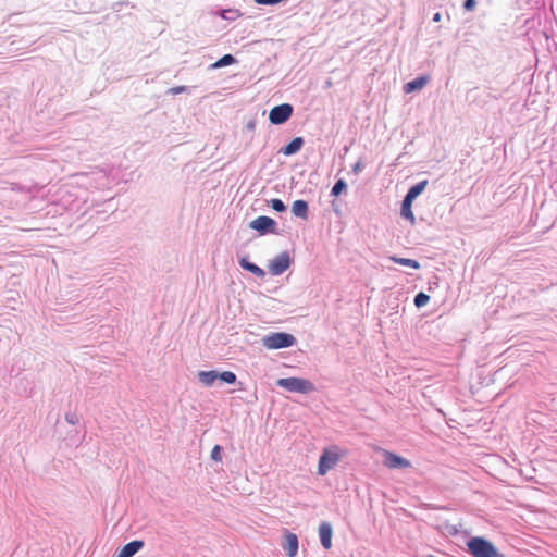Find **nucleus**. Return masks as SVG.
<instances>
[{"instance_id": "f257e3e1", "label": "nucleus", "mask_w": 557, "mask_h": 557, "mask_svg": "<svg viewBox=\"0 0 557 557\" xmlns=\"http://www.w3.org/2000/svg\"><path fill=\"white\" fill-rule=\"evenodd\" d=\"M468 552L472 557H505L492 542L474 536L467 542Z\"/></svg>"}, {"instance_id": "f03ea898", "label": "nucleus", "mask_w": 557, "mask_h": 557, "mask_svg": "<svg viewBox=\"0 0 557 557\" xmlns=\"http://www.w3.org/2000/svg\"><path fill=\"white\" fill-rule=\"evenodd\" d=\"M296 339L292 334L275 332L262 338V344L267 349H281L290 347L295 344Z\"/></svg>"}, {"instance_id": "7ed1b4c3", "label": "nucleus", "mask_w": 557, "mask_h": 557, "mask_svg": "<svg viewBox=\"0 0 557 557\" xmlns=\"http://www.w3.org/2000/svg\"><path fill=\"white\" fill-rule=\"evenodd\" d=\"M276 384L289 392L302 394L311 393L315 389L314 385L310 381L300 377L280 379Z\"/></svg>"}, {"instance_id": "20e7f679", "label": "nucleus", "mask_w": 557, "mask_h": 557, "mask_svg": "<svg viewBox=\"0 0 557 557\" xmlns=\"http://www.w3.org/2000/svg\"><path fill=\"white\" fill-rule=\"evenodd\" d=\"M341 459V455L337 451V448H325L320 456L318 463V473L320 475H325L332 468H334Z\"/></svg>"}, {"instance_id": "39448f33", "label": "nucleus", "mask_w": 557, "mask_h": 557, "mask_svg": "<svg viewBox=\"0 0 557 557\" xmlns=\"http://www.w3.org/2000/svg\"><path fill=\"white\" fill-rule=\"evenodd\" d=\"M293 114V107L289 103H283L271 109L269 120L272 124L278 125L285 123Z\"/></svg>"}, {"instance_id": "423d86ee", "label": "nucleus", "mask_w": 557, "mask_h": 557, "mask_svg": "<svg viewBox=\"0 0 557 557\" xmlns=\"http://www.w3.org/2000/svg\"><path fill=\"white\" fill-rule=\"evenodd\" d=\"M381 451L384 457V466L387 467L388 469L411 467V462L408 459H405L389 450L381 449Z\"/></svg>"}, {"instance_id": "0eeeda50", "label": "nucleus", "mask_w": 557, "mask_h": 557, "mask_svg": "<svg viewBox=\"0 0 557 557\" xmlns=\"http://www.w3.org/2000/svg\"><path fill=\"white\" fill-rule=\"evenodd\" d=\"M290 265V258L287 252L276 256L269 264V270L273 275H280Z\"/></svg>"}, {"instance_id": "6e6552de", "label": "nucleus", "mask_w": 557, "mask_h": 557, "mask_svg": "<svg viewBox=\"0 0 557 557\" xmlns=\"http://www.w3.org/2000/svg\"><path fill=\"white\" fill-rule=\"evenodd\" d=\"M275 225H276V223L273 219H271L269 216H264V215L258 216L250 223L251 228H253L262 234L265 232H274Z\"/></svg>"}, {"instance_id": "1a4fd4ad", "label": "nucleus", "mask_w": 557, "mask_h": 557, "mask_svg": "<svg viewBox=\"0 0 557 557\" xmlns=\"http://www.w3.org/2000/svg\"><path fill=\"white\" fill-rule=\"evenodd\" d=\"M283 548L288 557H295L298 552V539L296 534L287 532L285 534Z\"/></svg>"}, {"instance_id": "9d476101", "label": "nucleus", "mask_w": 557, "mask_h": 557, "mask_svg": "<svg viewBox=\"0 0 557 557\" xmlns=\"http://www.w3.org/2000/svg\"><path fill=\"white\" fill-rule=\"evenodd\" d=\"M332 527L327 522H322L319 527V535L321 540V544L325 549H330L332 547Z\"/></svg>"}, {"instance_id": "9b49d317", "label": "nucleus", "mask_w": 557, "mask_h": 557, "mask_svg": "<svg viewBox=\"0 0 557 557\" xmlns=\"http://www.w3.org/2000/svg\"><path fill=\"white\" fill-rule=\"evenodd\" d=\"M429 76H419L404 85V91L411 94L416 90L422 89L429 82Z\"/></svg>"}, {"instance_id": "f8f14e48", "label": "nucleus", "mask_w": 557, "mask_h": 557, "mask_svg": "<svg viewBox=\"0 0 557 557\" xmlns=\"http://www.w3.org/2000/svg\"><path fill=\"white\" fill-rule=\"evenodd\" d=\"M144 546L143 541H132L124 545L119 552L117 557H132Z\"/></svg>"}, {"instance_id": "ddd939ff", "label": "nucleus", "mask_w": 557, "mask_h": 557, "mask_svg": "<svg viewBox=\"0 0 557 557\" xmlns=\"http://www.w3.org/2000/svg\"><path fill=\"white\" fill-rule=\"evenodd\" d=\"M304 145V139L301 137L294 138L288 145L282 148L281 152L285 156H292L298 152Z\"/></svg>"}, {"instance_id": "4468645a", "label": "nucleus", "mask_w": 557, "mask_h": 557, "mask_svg": "<svg viewBox=\"0 0 557 557\" xmlns=\"http://www.w3.org/2000/svg\"><path fill=\"white\" fill-rule=\"evenodd\" d=\"M412 202H413V200H411L410 198L405 196V198L403 200L400 213L404 219L410 221L411 224H414L416 218L411 210Z\"/></svg>"}, {"instance_id": "2eb2a0df", "label": "nucleus", "mask_w": 557, "mask_h": 557, "mask_svg": "<svg viewBox=\"0 0 557 557\" xmlns=\"http://www.w3.org/2000/svg\"><path fill=\"white\" fill-rule=\"evenodd\" d=\"M292 212L296 216L307 219L308 218V203L305 200H296L293 202Z\"/></svg>"}, {"instance_id": "dca6fc26", "label": "nucleus", "mask_w": 557, "mask_h": 557, "mask_svg": "<svg viewBox=\"0 0 557 557\" xmlns=\"http://www.w3.org/2000/svg\"><path fill=\"white\" fill-rule=\"evenodd\" d=\"M198 379L206 386H211L219 379V373L214 370L200 371L198 372Z\"/></svg>"}, {"instance_id": "f3484780", "label": "nucleus", "mask_w": 557, "mask_h": 557, "mask_svg": "<svg viewBox=\"0 0 557 557\" xmlns=\"http://www.w3.org/2000/svg\"><path fill=\"white\" fill-rule=\"evenodd\" d=\"M239 263H240L242 268L251 272L252 274H255L258 277H263L265 274L264 271L260 267L249 262L246 258H243Z\"/></svg>"}, {"instance_id": "a211bd4d", "label": "nucleus", "mask_w": 557, "mask_h": 557, "mask_svg": "<svg viewBox=\"0 0 557 557\" xmlns=\"http://www.w3.org/2000/svg\"><path fill=\"white\" fill-rule=\"evenodd\" d=\"M426 184L428 181L419 182L408 190L406 197L414 200L425 189Z\"/></svg>"}, {"instance_id": "6ab92c4d", "label": "nucleus", "mask_w": 557, "mask_h": 557, "mask_svg": "<svg viewBox=\"0 0 557 557\" xmlns=\"http://www.w3.org/2000/svg\"><path fill=\"white\" fill-rule=\"evenodd\" d=\"M391 260L400 265L410 267L416 270L420 269V263L413 259L399 258V257L393 256V257H391Z\"/></svg>"}, {"instance_id": "aec40b11", "label": "nucleus", "mask_w": 557, "mask_h": 557, "mask_svg": "<svg viewBox=\"0 0 557 557\" xmlns=\"http://www.w3.org/2000/svg\"><path fill=\"white\" fill-rule=\"evenodd\" d=\"M233 63H235V58L232 54H225L213 64V67H223Z\"/></svg>"}, {"instance_id": "412c9836", "label": "nucleus", "mask_w": 557, "mask_h": 557, "mask_svg": "<svg viewBox=\"0 0 557 557\" xmlns=\"http://www.w3.org/2000/svg\"><path fill=\"white\" fill-rule=\"evenodd\" d=\"M219 379L227 384H233L236 382V375L232 371H224L219 373Z\"/></svg>"}, {"instance_id": "4be33fe9", "label": "nucleus", "mask_w": 557, "mask_h": 557, "mask_svg": "<svg viewBox=\"0 0 557 557\" xmlns=\"http://www.w3.org/2000/svg\"><path fill=\"white\" fill-rule=\"evenodd\" d=\"M430 300V297L429 295L424 294V293H419L416 295L414 297V305L418 307V308H421L423 306H425Z\"/></svg>"}, {"instance_id": "5701e85b", "label": "nucleus", "mask_w": 557, "mask_h": 557, "mask_svg": "<svg viewBox=\"0 0 557 557\" xmlns=\"http://www.w3.org/2000/svg\"><path fill=\"white\" fill-rule=\"evenodd\" d=\"M346 188V183L343 180H338L332 188V196H338Z\"/></svg>"}, {"instance_id": "b1692460", "label": "nucleus", "mask_w": 557, "mask_h": 557, "mask_svg": "<svg viewBox=\"0 0 557 557\" xmlns=\"http://www.w3.org/2000/svg\"><path fill=\"white\" fill-rule=\"evenodd\" d=\"M270 203H271V208H272L273 210H275V211H277V212H283V211H285V205L283 203V201H282L281 199H277V198L272 199V200L270 201Z\"/></svg>"}, {"instance_id": "393cba45", "label": "nucleus", "mask_w": 557, "mask_h": 557, "mask_svg": "<svg viewBox=\"0 0 557 557\" xmlns=\"http://www.w3.org/2000/svg\"><path fill=\"white\" fill-rule=\"evenodd\" d=\"M211 459L219 462L222 460L221 447L215 445L211 450Z\"/></svg>"}, {"instance_id": "a878e982", "label": "nucleus", "mask_w": 557, "mask_h": 557, "mask_svg": "<svg viewBox=\"0 0 557 557\" xmlns=\"http://www.w3.org/2000/svg\"><path fill=\"white\" fill-rule=\"evenodd\" d=\"M476 5V0H466L463 3V8L467 11H472Z\"/></svg>"}, {"instance_id": "bb28decb", "label": "nucleus", "mask_w": 557, "mask_h": 557, "mask_svg": "<svg viewBox=\"0 0 557 557\" xmlns=\"http://www.w3.org/2000/svg\"><path fill=\"white\" fill-rule=\"evenodd\" d=\"M361 169H362V163H361V161H358V162L352 166V171H354L355 173H358Z\"/></svg>"}, {"instance_id": "cd10ccee", "label": "nucleus", "mask_w": 557, "mask_h": 557, "mask_svg": "<svg viewBox=\"0 0 557 557\" xmlns=\"http://www.w3.org/2000/svg\"><path fill=\"white\" fill-rule=\"evenodd\" d=\"M441 17H442V16H441V13H438V12H437V13H435V14H434V16H433V21H434V22H440V21H441Z\"/></svg>"}, {"instance_id": "c85d7f7f", "label": "nucleus", "mask_w": 557, "mask_h": 557, "mask_svg": "<svg viewBox=\"0 0 557 557\" xmlns=\"http://www.w3.org/2000/svg\"><path fill=\"white\" fill-rule=\"evenodd\" d=\"M183 90H184V87H176V88L172 89L173 94H178V92H182Z\"/></svg>"}]
</instances>
